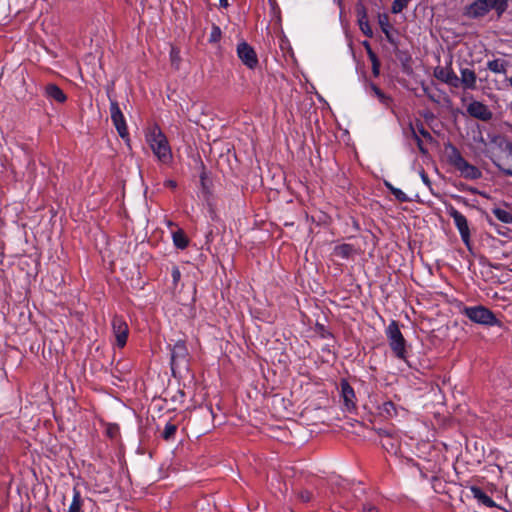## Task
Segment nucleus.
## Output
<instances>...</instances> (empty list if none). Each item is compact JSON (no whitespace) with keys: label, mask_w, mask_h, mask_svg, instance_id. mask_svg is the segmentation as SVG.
Listing matches in <instances>:
<instances>
[{"label":"nucleus","mask_w":512,"mask_h":512,"mask_svg":"<svg viewBox=\"0 0 512 512\" xmlns=\"http://www.w3.org/2000/svg\"><path fill=\"white\" fill-rule=\"evenodd\" d=\"M509 1L510 0H475L464 7L463 16L478 20L488 15L491 10H495L497 19H500L507 10Z\"/></svg>","instance_id":"1"},{"label":"nucleus","mask_w":512,"mask_h":512,"mask_svg":"<svg viewBox=\"0 0 512 512\" xmlns=\"http://www.w3.org/2000/svg\"><path fill=\"white\" fill-rule=\"evenodd\" d=\"M459 313L467 317L471 322L486 327H503V322L499 320L495 313L484 305L465 306L460 304Z\"/></svg>","instance_id":"2"},{"label":"nucleus","mask_w":512,"mask_h":512,"mask_svg":"<svg viewBox=\"0 0 512 512\" xmlns=\"http://www.w3.org/2000/svg\"><path fill=\"white\" fill-rule=\"evenodd\" d=\"M147 142L152 149L158 161L162 164L171 163L173 156L166 135L161 131L160 127L153 126L146 135Z\"/></svg>","instance_id":"3"},{"label":"nucleus","mask_w":512,"mask_h":512,"mask_svg":"<svg viewBox=\"0 0 512 512\" xmlns=\"http://www.w3.org/2000/svg\"><path fill=\"white\" fill-rule=\"evenodd\" d=\"M447 150L448 163L458 170L462 177L469 180H477L482 177L480 169L466 161L456 146L449 144Z\"/></svg>","instance_id":"4"},{"label":"nucleus","mask_w":512,"mask_h":512,"mask_svg":"<svg viewBox=\"0 0 512 512\" xmlns=\"http://www.w3.org/2000/svg\"><path fill=\"white\" fill-rule=\"evenodd\" d=\"M386 335L390 348L392 349L395 356L399 359L406 360V340L404 339L396 321H392L388 325L386 329Z\"/></svg>","instance_id":"5"},{"label":"nucleus","mask_w":512,"mask_h":512,"mask_svg":"<svg viewBox=\"0 0 512 512\" xmlns=\"http://www.w3.org/2000/svg\"><path fill=\"white\" fill-rule=\"evenodd\" d=\"M447 214L453 219L463 243L471 250V233L467 218L452 205L447 208Z\"/></svg>","instance_id":"6"},{"label":"nucleus","mask_w":512,"mask_h":512,"mask_svg":"<svg viewBox=\"0 0 512 512\" xmlns=\"http://www.w3.org/2000/svg\"><path fill=\"white\" fill-rule=\"evenodd\" d=\"M110 114L111 120L122 139L128 138L129 132L126 125V121L124 115L119 107V104L116 100L110 99Z\"/></svg>","instance_id":"7"},{"label":"nucleus","mask_w":512,"mask_h":512,"mask_svg":"<svg viewBox=\"0 0 512 512\" xmlns=\"http://www.w3.org/2000/svg\"><path fill=\"white\" fill-rule=\"evenodd\" d=\"M237 55L241 62L251 70L255 69L259 64L254 48L245 41L237 45Z\"/></svg>","instance_id":"8"},{"label":"nucleus","mask_w":512,"mask_h":512,"mask_svg":"<svg viewBox=\"0 0 512 512\" xmlns=\"http://www.w3.org/2000/svg\"><path fill=\"white\" fill-rule=\"evenodd\" d=\"M111 325L117 346L119 348H123L127 343L129 335V327L127 322L124 320L122 316L115 315L112 318Z\"/></svg>","instance_id":"9"},{"label":"nucleus","mask_w":512,"mask_h":512,"mask_svg":"<svg viewBox=\"0 0 512 512\" xmlns=\"http://www.w3.org/2000/svg\"><path fill=\"white\" fill-rule=\"evenodd\" d=\"M498 140L499 145H501L502 142H505V149L508 151V153L501 161H494V164L505 175L512 176V142L505 140V138L502 136H495L492 141L497 143Z\"/></svg>","instance_id":"10"},{"label":"nucleus","mask_w":512,"mask_h":512,"mask_svg":"<svg viewBox=\"0 0 512 512\" xmlns=\"http://www.w3.org/2000/svg\"><path fill=\"white\" fill-rule=\"evenodd\" d=\"M467 113L478 120L488 122L493 118V113L483 102L473 100L467 106Z\"/></svg>","instance_id":"11"},{"label":"nucleus","mask_w":512,"mask_h":512,"mask_svg":"<svg viewBox=\"0 0 512 512\" xmlns=\"http://www.w3.org/2000/svg\"><path fill=\"white\" fill-rule=\"evenodd\" d=\"M355 12L357 16V22L361 32L368 38L373 37V30L369 24L367 8L362 1H359L355 5Z\"/></svg>","instance_id":"12"},{"label":"nucleus","mask_w":512,"mask_h":512,"mask_svg":"<svg viewBox=\"0 0 512 512\" xmlns=\"http://www.w3.org/2000/svg\"><path fill=\"white\" fill-rule=\"evenodd\" d=\"M434 77L451 87L458 88V76L453 71L451 63L447 67L437 66L434 69Z\"/></svg>","instance_id":"13"},{"label":"nucleus","mask_w":512,"mask_h":512,"mask_svg":"<svg viewBox=\"0 0 512 512\" xmlns=\"http://www.w3.org/2000/svg\"><path fill=\"white\" fill-rule=\"evenodd\" d=\"M343 404L348 411L356 408V396L353 387L345 379L340 382Z\"/></svg>","instance_id":"14"},{"label":"nucleus","mask_w":512,"mask_h":512,"mask_svg":"<svg viewBox=\"0 0 512 512\" xmlns=\"http://www.w3.org/2000/svg\"><path fill=\"white\" fill-rule=\"evenodd\" d=\"M188 357V349L184 340H178L171 349V365L172 368L181 362H186Z\"/></svg>","instance_id":"15"},{"label":"nucleus","mask_w":512,"mask_h":512,"mask_svg":"<svg viewBox=\"0 0 512 512\" xmlns=\"http://www.w3.org/2000/svg\"><path fill=\"white\" fill-rule=\"evenodd\" d=\"M366 91L372 96L378 99V101L385 106L390 108L393 103V99L390 95L384 93L375 83L367 82Z\"/></svg>","instance_id":"16"},{"label":"nucleus","mask_w":512,"mask_h":512,"mask_svg":"<svg viewBox=\"0 0 512 512\" xmlns=\"http://www.w3.org/2000/svg\"><path fill=\"white\" fill-rule=\"evenodd\" d=\"M378 414L384 419H392L399 415L400 411H404L402 407L397 406L393 401L387 400L377 407Z\"/></svg>","instance_id":"17"},{"label":"nucleus","mask_w":512,"mask_h":512,"mask_svg":"<svg viewBox=\"0 0 512 512\" xmlns=\"http://www.w3.org/2000/svg\"><path fill=\"white\" fill-rule=\"evenodd\" d=\"M461 77H458V87L462 85L464 89L475 90L477 76L476 73L468 68L461 69Z\"/></svg>","instance_id":"18"},{"label":"nucleus","mask_w":512,"mask_h":512,"mask_svg":"<svg viewBox=\"0 0 512 512\" xmlns=\"http://www.w3.org/2000/svg\"><path fill=\"white\" fill-rule=\"evenodd\" d=\"M44 95L46 96V98L60 104L66 102L67 100V96L64 93V91L54 83H49L45 86Z\"/></svg>","instance_id":"19"},{"label":"nucleus","mask_w":512,"mask_h":512,"mask_svg":"<svg viewBox=\"0 0 512 512\" xmlns=\"http://www.w3.org/2000/svg\"><path fill=\"white\" fill-rule=\"evenodd\" d=\"M395 55L401 63L402 71L407 75H411L413 73V68H412L413 60H412L410 53L406 50L396 49Z\"/></svg>","instance_id":"20"},{"label":"nucleus","mask_w":512,"mask_h":512,"mask_svg":"<svg viewBox=\"0 0 512 512\" xmlns=\"http://www.w3.org/2000/svg\"><path fill=\"white\" fill-rule=\"evenodd\" d=\"M470 491L473 495V497L482 505L488 507V508H494L496 507L495 501L488 496L480 487L478 486H471Z\"/></svg>","instance_id":"21"},{"label":"nucleus","mask_w":512,"mask_h":512,"mask_svg":"<svg viewBox=\"0 0 512 512\" xmlns=\"http://www.w3.org/2000/svg\"><path fill=\"white\" fill-rule=\"evenodd\" d=\"M381 445L388 453L397 454L400 450L401 441L399 436L395 434L393 437L381 440Z\"/></svg>","instance_id":"22"},{"label":"nucleus","mask_w":512,"mask_h":512,"mask_svg":"<svg viewBox=\"0 0 512 512\" xmlns=\"http://www.w3.org/2000/svg\"><path fill=\"white\" fill-rule=\"evenodd\" d=\"M509 62L503 59H493L487 62V69L493 73L506 74Z\"/></svg>","instance_id":"23"},{"label":"nucleus","mask_w":512,"mask_h":512,"mask_svg":"<svg viewBox=\"0 0 512 512\" xmlns=\"http://www.w3.org/2000/svg\"><path fill=\"white\" fill-rule=\"evenodd\" d=\"M333 253L338 257L348 259L356 253V249L351 244L343 243L335 246Z\"/></svg>","instance_id":"24"},{"label":"nucleus","mask_w":512,"mask_h":512,"mask_svg":"<svg viewBox=\"0 0 512 512\" xmlns=\"http://www.w3.org/2000/svg\"><path fill=\"white\" fill-rule=\"evenodd\" d=\"M173 243L178 249L181 250H184L188 247L189 239L182 229H178L173 233Z\"/></svg>","instance_id":"25"},{"label":"nucleus","mask_w":512,"mask_h":512,"mask_svg":"<svg viewBox=\"0 0 512 512\" xmlns=\"http://www.w3.org/2000/svg\"><path fill=\"white\" fill-rule=\"evenodd\" d=\"M492 213L497 218V220L501 221L502 223H505V224L512 223V212L511 211H508V210H505V209H502L499 207H495L492 209Z\"/></svg>","instance_id":"26"},{"label":"nucleus","mask_w":512,"mask_h":512,"mask_svg":"<svg viewBox=\"0 0 512 512\" xmlns=\"http://www.w3.org/2000/svg\"><path fill=\"white\" fill-rule=\"evenodd\" d=\"M295 498L302 504L313 503L315 497L313 493L307 489H301L295 492Z\"/></svg>","instance_id":"27"},{"label":"nucleus","mask_w":512,"mask_h":512,"mask_svg":"<svg viewBox=\"0 0 512 512\" xmlns=\"http://www.w3.org/2000/svg\"><path fill=\"white\" fill-rule=\"evenodd\" d=\"M82 507V498L80 491L74 488L73 490V499L70 504L68 512H80Z\"/></svg>","instance_id":"28"},{"label":"nucleus","mask_w":512,"mask_h":512,"mask_svg":"<svg viewBox=\"0 0 512 512\" xmlns=\"http://www.w3.org/2000/svg\"><path fill=\"white\" fill-rule=\"evenodd\" d=\"M177 431V426L171 422L166 423L161 436L164 440L168 441L174 438Z\"/></svg>","instance_id":"29"},{"label":"nucleus","mask_w":512,"mask_h":512,"mask_svg":"<svg viewBox=\"0 0 512 512\" xmlns=\"http://www.w3.org/2000/svg\"><path fill=\"white\" fill-rule=\"evenodd\" d=\"M410 0H394L391 5V13L399 14L407 8Z\"/></svg>","instance_id":"30"},{"label":"nucleus","mask_w":512,"mask_h":512,"mask_svg":"<svg viewBox=\"0 0 512 512\" xmlns=\"http://www.w3.org/2000/svg\"><path fill=\"white\" fill-rule=\"evenodd\" d=\"M419 137H423L427 141H432L433 137L430 132L424 127L421 121H417L416 126L414 127Z\"/></svg>","instance_id":"31"},{"label":"nucleus","mask_w":512,"mask_h":512,"mask_svg":"<svg viewBox=\"0 0 512 512\" xmlns=\"http://www.w3.org/2000/svg\"><path fill=\"white\" fill-rule=\"evenodd\" d=\"M410 129H411V133H412V138L414 139V141L416 142V145L419 149V151L422 153V154H426L428 151L427 149L424 147V144H423V140L421 139V137H419V135L417 134L415 128L410 125Z\"/></svg>","instance_id":"32"},{"label":"nucleus","mask_w":512,"mask_h":512,"mask_svg":"<svg viewBox=\"0 0 512 512\" xmlns=\"http://www.w3.org/2000/svg\"><path fill=\"white\" fill-rule=\"evenodd\" d=\"M106 435L110 439H117L120 435V428L117 424H108L106 427Z\"/></svg>","instance_id":"33"},{"label":"nucleus","mask_w":512,"mask_h":512,"mask_svg":"<svg viewBox=\"0 0 512 512\" xmlns=\"http://www.w3.org/2000/svg\"><path fill=\"white\" fill-rule=\"evenodd\" d=\"M378 22H379V26H380L382 32L391 30L392 26L389 22V17L387 14H379Z\"/></svg>","instance_id":"34"},{"label":"nucleus","mask_w":512,"mask_h":512,"mask_svg":"<svg viewBox=\"0 0 512 512\" xmlns=\"http://www.w3.org/2000/svg\"><path fill=\"white\" fill-rule=\"evenodd\" d=\"M221 35H222V32H221L220 27L215 25V24H213L212 28H211L209 42L210 43H217L218 41H220Z\"/></svg>","instance_id":"35"},{"label":"nucleus","mask_w":512,"mask_h":512,"mask_svg":"<svg viewBox=\"0 0 512 512\" xmlns=\"http://www.w3.org/2000/svg\"><path fill=\"white\" fill-rule=\"evenodd\" d=\"M391 194L401 203L410 201L409 197L401 189L396 188L392 190Z\"/></svg>","instance_id":"36"},{"label":"nucleus","mask_w":512,"mask_h":512,"mask_svg":"<svg viewBox=\"0 0 512 512\" xmlns=\"http://www.w3.org/2000/svg\"><path fill=\"white\" fill-rule=\"evenodd\" d=\"M170 56H171V63H172V65H173L176 69H179V62H180L179 51H178V50H176L175 48H172V49H171Z\"/></svg>","instance_id":"37"},{"label":"nucleus","mask_w":512,"mask_h":512,"mask_svg":"<svg viewBox=\"0 0 512 512\" xmlns=\"http://www.w3.org/2000/svg\"><path fill=\"white\" fill-rule=\"evenodd\" d=\"M171 276H172L173 284L177 285V283L180 281V278H181V272L177 266H174L172 268Z\"/></svg>","instance_id":"38"},{"label":"nucleus","mask_w":512,"mask_h":512,"mask_svg":"<svg viewBox=\"0 0 512 512\" xmlns=\"http://www.w3.org/2000/svg\"><path fill=\"white\" fill-rule=\"evenodd\" d=\"M376 431H377V434L381 437V440H384L388 437H393L395 435L391 431L383 429V428H379Z\"/></svg>","instance_id":"39"},{"label":"nucleus","mask_w":512,"mask_h":512,"mask_svg":"<svg viewBox=\"0 0 512 512\" xmlns=\"http://www.w3.org/2000/svg\"><path fill=\"white\" fill-rule=\"evenodd\" d=\"M386 36V39L387 41L392 44L393 46H396L397 45V42L395 40V38L393 37V35L391 34L390 30H387L385 32H383Z\"/></svg>","instance_id":"40"},{"label":"nucleus","mask_w":512,"mask_h":512,"mask_svg":"<svg viewBox=\"0 0 512 512\" xmlns=\"http://www.w3.org/2000/svg\"><path fill=\"white\" fill-rule=\"evenodd\" d=\"M371 64L380 63V60L374 51H369L367 54Z\"/></svg>","instance_id":"41"},{"label":"nucleus","mask_w":512,"mask_h":512,"mask_svg":"<svg viewBox=\"0 0 512 512\" xmlns=\"http://www.w3.org/2000/svg\"><path fill=\"white\" fill-rule=\"evenodd\" d=\"M380 67L381 63L372 64V74L374 77H378L380 75Z\"/></svg>","instance_id":"42"},{"label":"nucleus","mask_w":512,"mask_h":512,"mask_svg":"<svg viewBox=\"0 0 512 512\" xmlns=\"http://www.w3.org/2000/svg\"><path fill=\"white\" fill-rule=\"evenodd\" d=\"M363 512H379L378 509L373 505H363Z\"/></svg>","instance_id":"43"},{"label":"nucleus","mask_w":512,"mask_h":512,"mask_svg":"<svg viewBox=\"0 0 512 512\" xmlns=\"http://www.w3.org/2000/svg\"><path fill=\"white\" fill-rule=\"evenodd\" d=\"M164 186L175 189L177 187V183L174 180H166Z\"/></svg>","instance_id":"44"},{"label":"nucleus","mask_w":512,"mask_h":512,"mask_svg":"<svg viewBox=\"0 0 512 512\" xmlns=\"http://www.w3.org/2000/svg\"><path fill=\"white\" fill-rule=\"evenodd\" d=\"M421 178H422L423 182H424L426 185H428V186H430V185H431V181H430V179H429L428 175H427L425 172H422V174H421Z\"/></svg>","instance_id":"45"},{"label":"nucleus","mask_w":512,"mask_h":512,"mask_svg":"<svg viewBox=\"0 0 512 512\" xmlns=\"http://www.w3.org/2000/svg\"><path fill=\"white\" fill-rule=\"evenodd\" d=\"M363 46H364L367 54L369 53V51H373L372 48H371V45H370V43L368 41H364L363 42Z\"/></svg>","instance_id":"46"},{"label":"nucleus","mask_w":512,"mask_h":512,"mask_svg":"<svg viewBox=\"0 0 512 512\" xmlns=\"http://www.w3.org/2000/svg\"><path fill=\"white\" fill-rule=\"evenodd\" d=\"M386 188L392 193V190L396 189V187H394L391 183L385 181L384 182Z\"/></svg>","instance_id":"47"},{"label":"nucleus","mask_w":512,"mask_h":512,"mask_svg":"<svg viewBox=\"0 0 512 512\" xmlns=\"http://www.w3.org/2000/svg\"><path fill=\"white\" fill-rule=\"evenodd\" d=\"M220 6L226 8L229 6L228 0H219Z\"/></svg>","instance_id":"48"},{"label":"nucleus","mask_w":512,"mask_h":512,"mask_svg":"<svg viewBox=\"0 0 512 512\" xmlns=\"http://www.w3.org/2000/svg\"><path fill=\"white\" fill-rule=\"evenodd\" d=\"M512 87V76L510 78L507 79Z\"/></svg>","instance_id":"49"},{"label":"nucleus","mask_w":512,"mask_h":512,"mask_svg":"<svg viewBox=\"0 0 512 512\" xmlns=\"http://www.w3.org/2000/svg\"><path fill=\"white\" fill-rule=\"evenodd\" d=\"M3 255L0 253V264L2 263Z\"/></svg>","instance_id":"50"},{"label":"nucleus","mask_w":512,"mask_h":512,"mask_svg":"<svg viewBox=\"0 0 512 512\" xmlns=\"http://www.w3.org/2000/svg\"><path fill=\"white\" fill-rule=\"evenodd\" d=\"M427 95H428L429 99L435 101V99L431 95H429V94H427Z\"/></svg>","instance_id":"51"}]
</instances>
